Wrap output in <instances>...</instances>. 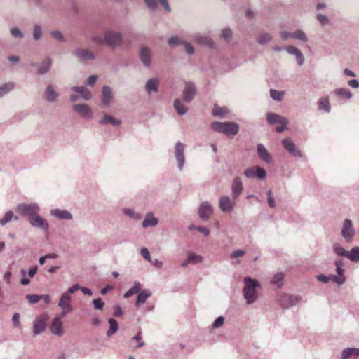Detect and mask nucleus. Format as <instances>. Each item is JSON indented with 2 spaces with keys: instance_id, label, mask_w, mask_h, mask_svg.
Masks as SVG:
<instances>
[{
  "instance_id": "nucleus-1",
  "label": "nucleus",
  "mask_w": 359,
  "mask_h": 359,
  "mask_svg": "<svg viewBox=\"0 0 359 359\" xmlns=\"http://www.w3.org/2000/svg\"><path fill=\"white\" fill-rule=\"evenodd\" d=\"M93 41L98 44H107L110 47H115L121 44L122 37L120 33L108 30L104 34V37L94 36Z\"/></svg>"
},
{
  "instance_id": "nucleus-2",
  "label": "nucleus",
  "mask_w": 359,
  "mask_h": 359,
  "mask_svg": "<svg viewBox=\"0 0 359 359\" xmlns=\"http://www.w3.org/2000/svg\"><path fill=\"white\" fill-rule=\"evenodd\" d=\"M79 288L80 286L76 284L69 288L67 292H65L62 294L58 302V306L62 310V312L60 313L61 316H65L72 311L70 294L79 290Z\"/></svg>"
},
{
  "instance_id": "nucleus-3",
  "label": "nucleus",
  "mask_w": 359,
  "mask_h": 359,
  "mask_svg": "<svg viewBox=\"0 0 359 359\" xmlns=\"http://www.w3.org/2000/svg\"><path fill=\"white\" fill-rule=\"evenodd\" d=\"M245 287L243 289L244 297L248 304L254 302L257 298L256 287H259V283L250 277H245L244 279Z\"/></svg>"
},
{
  "instance_id": "nucleus-4",
  "label": "nucleus",
  "mask_w": 359,
  "mask_h": 359,
  "mask_svg": "<svg viewBox=\"0 0 359 359\" xmlns=\"http://www.w3.org/2000/svg\"><path fill=\"white\" fill-rule=\"evenodd\" d=\"M211 128L215 131L224 133L227 136L236 135L239 130V126L233 122H213Z\"/></svg>"
},
{
  "instance_id": "nucleus-5",
  "label": "nucleus",
  "mask_w": 359,
  "mask_h": 359,
  "mask_svg": "<svg viewBox=\"0 0 359 359\" xmlns=\"http://www.w3.org/2000/svg\"><path fill=\"white\" fill-rule=\"evenodd\" d=\"M16 211L21 215L28 216L29 219L38 212L39 208L36 204L21 203L17 206Z\"/></svg>"
},
{
  "instance_id": "nucleus-6",
  "label": "nucleus",
  "mask_w": 359,
  "mask_h": 359,
  "mask_svg": "<svg viewBox=\"0 0 359 359\" xmlns=\"http://www.w3.org/2000/svg\"><path fill=\"white\" fill-rule=\"evenodd\" d=\"M280 306L283 309H287L290 306L295 305L299 299L297 297H294L289 294H281L277 298Z\"/></svg>"
},
{
  "instance_id": "nucleus-7",
  "label": "nucleus",
  "mask_w": 359,
  "mask_h": 359,
  "mask_svg": "<svg viewBox=\"0 0 359 359\" xmlns=\"http://www.w3.org/2000/svg\"><path fill=\"white\" fill-rule=\"evenodd\" d=\"M62 318H64V316H61V315L58 314L53 320L50 330L52 333L55 335L62 336L64 334L62 322L61 320Z\"/></svg>"
},
{
  "instance_id": "nucleus-8",
  "label": "nucleus",
  "mask_w": 359,
  "mask_h": 359,
  "mask_svg": "<svg viewBox=\"0 0 359 359\" xmlns=\"http://www.w3.org/2000/svg\"><path fill=\"white\" fill-rule=\"evenodd\" d=\"M245 175L248 178L257 177L262 180L266 177V173L264 169L256 166L247 169L245 171Z\"/></svg>"
},
{
  "instance_id": "nucleus-9",
  "label": "nucleus",
  "mask_w": 359,
  "mask_h": 359,
  "mask_svg": "<svg viewBox=\"0 0 359 359\" xmlns=\"http://www.w3.org/2000/svg\"><path fill=\"white\" fill-rule=\"evenodd\" d=\"M284 148L292 156L296 157H301L302 153L298 149L294 142L290 138H286L282 141Z\"/></svg>"
},
{
  "instance_id": "nucleus-10",
  "label": "nucleus",
  "mask_w": 359,
  "mask_h": 359,
  "mask_svg": "<svg viewBox=\"0 0 359 359\" xmlns=\"http://www.w3.org/2000/svg\"><path fill=\"white\" fill-rule=\"evenodd\" d=\"M219 205V208L223 212H231L233 211L234 208L235 203L229 198V197L222 196L220 197Z\"/></svg>"
},
{
  "instance_id": "nucleus-11",
  "label": "nucleus",
  "mask_w": 359,
  "mask_h": 359,
  "mask_svg": "<svg viewBox=\"0 0 359 359\" xmlns=\"http://www.w3.org/2000/svg\"><path fill=\"white\" fill-rule=\"evenodd\" d=\"M29 221L30 224H32V226L38 227V228H41L43 230H46L49 227L48 223L45 219H43L42 217L39 216L37 215V213L35 214L32 217H30L29 219Z\"/></svg>"
},
{
  "instance_id": "nucleus-12",
  "label": "nucleus",
  "mask_w": 359,
  "mask_h": 359,
  "mask_svg": "<svg viewBox=\"0 0 359 359\" xmlns=\"http://www.w3.org/2000/svg\"><path fill=\"white\" fill-rule=\"evenodd\" d=\"M335 264L337 267L336 271L338 276L332 275V281L337 283L339 285H341L346 281V277L344 275L341 262L337 261Z\"/></svg>"
},
{
  "instance_id": "nucleus-13",
  "label": "nucleus",
  "mask_w": 359,
  "mask_h": 359,
  "mask_svg": "<svg viewBox=\"0 0 359 359\" xmlns=\"http://www.w3.org/2000/svg\"><path fill=\"white\" fill-rule=\"evenodd\" d=\"M342 236L346 241H350L354 235V229L350 219H346L343 224Z\"/></svg>"
},
{
  "instance_id": "nucleus-14",
  "label": "nucleus",
  "mask_w": 359,
  "mask_h": 359,
  "mask_svg": "<svg viewBox=\"0 0 359 359\" xmlns=\"http://www.w3.org/2000/svg\"><path fill=\"white\" fill-rule=\"evenodd\" d=\"M184 144L178 142L175 146V158L177 161L178 162V167L180 170H182L184 163Z\"/></svg>"
},
{
  "instance_id": "nucleus-15",
  "label": "nucleus",
  "mask_w": 359,
  "mask_h": 359,
  "mask_svg": "<svg viewBox=\"0 0 359 359\" xmlns=\"http://www.w3.org/2000/svg\"><path fill=\"white\" fill-rule=\"evenodd\" d=\"M47 318L45 316H39L34 323V332L35 334H39L43 332L46 325Z\"/></svg>"
},
{
  "instance_id": "nucleus-16",
  "label": "nucleus",
  "mask_w": 359,
  "mask_h": 359,
  "mask_svg": "<svg viewBox=\"0 0 359 359\" xmlns=\"http://www.w3.org/2000/svg\"><path fill=\"white\" fill-rule=\"evenodd\" d=\"M198 213L203 219H208L212 214V208L208 202L201 203Z\"/></svg>"
},
{
  "instance_id": "nucleus-17",
  "label": "nucleus",
  "mask_w": 359,
  "mask_h": 359,
  "mask_svg": "<svg viewBox=\"0 0 359 359\" xmlns=\"http://www.w3.org/2000/svg\"><path fill=\"white\" fill-rule=\"evenodd\" d=\"M196 93L195 86L192 83H186L185 88L183 92V99L186 102L191 101Z\"/></svg>"
},
{
  "instance_id": "nucleus-18",
  "label": "nucleus",
  "mask_w": 359,
  "mask_h": 359,
  "mask_svg": "<svg viewBox=\"0 0 359 359\" xmlns=\"http://www.w3.org/2000/svg\"><path fill=\"white\" fill-rule=\"evenodd\" d=\"M73 109L84 118L92 117V112L87 104H74Z\"/></svg>"
},
{
  "instance_id": "nucleus-19",
  "label": "nucleus",
  "mask_w": 359,
  "mask_h": 359,
  "mask_svg": "<svg viewBox=\"0 0 359 359\" xmlns=\"http://www.w3.org/2000/svg\"><path fill=\"white\" fill-rule=\"evenodd\" d=\"M76 55L81 60H92L95 58L93 53L88 49L79 48L77 50Z\"/></svg>"
},
{
  "instance_id": "nucleus-20",
  "label": "nucleus",
  "mask_w": 359,
  "mask_h": 359,
  "mask_svg": "<svg viewBox=\"0 0 359 359\" xmlns=\"http://www.w3.org/2000/svg\"><path fill=\"white\" fill-rule=\"evenodd\" d=\"M267 121L271 124L274 123H287V120L276 114L269 113L267 114Z\"/></svg>"
},
{
  "instance_id": "nucleus-21",
  "label": "nucleus",
  "mask_w": 359,
  "mask_h": 359,
  "mask_svg": "<svg viewBox=\"0 0 359 359\" xmlns=\"http://www.w3.org/2000/svg\"><path fill=\"white\" fill-rule=\"evenodd\" d=\"M151 295V292L149 290H143L138 293L135 305L139 306L146 302L147 298Z\"/></svg>"
},
{
  "instance_id": "nucleus-22",
  "label": "nucleus",
  "mask_w": 359,
  "mask_h": 359,
  "mask_svg": "<svg viewBox=\"0 0 359 359\" xmlns=\"http://www.w3.org/2000/svg\"><path fill=\"white\" fill-rule=\"evenodd\" d=\"M140 59L145 66L151 64V53L148 48L142 47L140 53Z\"/></svg>"
},
{
  "instance_id": "nucleus-23",
  "label": "nucleus",
  "mask_w": 359,
  "mask_h": 359,
  "mask_svg": "<svg viewBox=\"0 0 359 359\" xmlns=\"http://www.w3.org/2000/svg\"><path fill=\"white\" fill-rule=\"evenodd\" d=\"M112 99L111 90L109 87L104 86L102 88V104L108 106Z\"/></svg>"
},
{
  "instance_id": "nucleus-24",
  "label": "nucleus",
  "mask_w": 359,
  "mask_h": 359,
  "mask_svg": "<svg viewBox=\"0 0 359 359\" xmlns=\"http://www.w3.org/2000/svg\"><path fill=\"white\" fill-rule=\"evenodd\" d=\"M257 152L259 154V157L266 162H270L271 160V157L270 154L268 152L266 149L262 145L259 144L257 147Z\"/></svg>"
},
{
  "instance_id": "nucleus-25",
  "label": "nucleus",
  "mask_w": 359,
  "mask_h": 359,
  "mask_svg": "<svg viewBox=\"0 0 359 359\" xmlns=\"http://www.w3.org/2000/svg\"><path fill=\"white\" fill-rule=\"evenodd\" d=\"M243 190V184L239 177H236L232 184V191L233 193L236 195V197L238 196Z\"/></svg>"
},
{
  "instance_id": "nucleus-26",
  "label": "nucleus",
  "mask_w": 359,
  "mask_h": 359,
  "mask_svg": "<svg viewBox=\"0 0 359 359\" xmlns=\"http://www.w3.org/2000/svg\"><path fill=\"white\" fill-rule=\"evenodd\" d=\"M51 214L60 219H70L72 217V215L68 211L60 210L59 209L53 210Z\"/></svg>"
},
{
  "instance_id": "nucleus-27",
  "label": "nucleus",
  "mask_w": 359,
  "mask_h": 359,
  "mask_svg": "<svg viewBox=\"0 0 359 359\" xmlns=\"http://www.w3.org/2000/svg\"><path fill=\"white\" fill-rule=\"evenodd\" d=\"M72 89L75 92L79 93L85 100H89L91 97L90 92L83 86H74Z\"/></svg>"
},
{
  "instance_id": "nucleus-28",
  "label": "nucleus",
  "mask_w": 359,
  "mask_h": 359,
  "mask_svg": "<svg viewBox=\"0 0 359 359\" xmlns=\"http://www.w3.org/2000/svg\"><path fill=\"white\" fill-rule=\"evenodd\" d=\"M141 290V284L140 283H135V285L124 294L123 297L125 298H129L134 294H138Z\"/></svg>"
},
{
  "instance_id": "nucleus-29",
  "label": "nucleus",
  "mask_w": 359,
  "mask_h": 359,
  "mask_svg": "<svg viewBox=\"0 0 359 359\" xmlns=\"http://www.w3.org/2000/svg\"><path fill=\"white\" fill-rule=\"evenodd\" d=\"M158 224V219L152 214H148L142 222L144 227L154 226Z\"/></svg>"
},
{
  "instance_id": "nucleus-30",
  "label": "nucleus",
  "mask_w": 359,
  "mask_h": 359,
  "mask_svg": "<svg viewBox=\"0 0 359 359\" xmlns=\"http://www.w3.org/2000/svg\"><path fill=\"white\" fill-rule=\"evenodd\" d=\"M318 109L320 110H324L325 112H330V104L327 97H321L318 100Z\"/></svg>"
},
{
  "instance_id": "nucleus-31",
  "label": "nucleus",
  "mask_w": 359,
  "mask_h": 359,
  "mask_svg": "<svg viewBox=\"0 0 359 359\" xmlns=\"http://www.w3.org/2000/svg\"><path fill=\"white\" fill-rule=\"evenodd\" d=\"M46 98L49 102L54 101L58 96V94L54 90L52 86H48L46 90Z\"/></svg>"
},
{
  "instance_id": "nucleus-32",
  "label": "nucleus",
  "mask_w": 359,
  "mask_h": 359,
  "mask_svg": "<svg viewBox=\"0 0 359 359\" xmlns=\"http://www.w3.org/2000/svg\"><path fill=\"white\" fill-rule=\"evenodd\" d=\"M352 262H358L359 261V247H354L351 249L350 252H348V255L346 256Z\"/></svg>"
},
{
  "instance_id": "nucleus-33",
  "label": "nucleus",
  "mask_w": 359,
  "mask_h": 359,
  "mask_svg": "<svg viewBox=\"0 0 359 359\" xmlns=\"http://www.w3.org/2000/svg\"><path fill=\"white\" fill-rule=\"evenodd\" d=\"M228 114V110L226 107H219L217 104H215L212 109V114L214 116H218L223 117Z\"/></svg>"
},
{
  "instance_id": "nucleus-34",
  "label": "nucleus",
  "mask_w": 359,
  "mask_h": 359,
  "mask_svg": "<svg viewBox=\"0 0 359 359\" xmlns=\"http://www.w3.org/2000/svg\"><path fill=\"white\" fill-rule=\"evenodd\" d=\"M158 81L156 79H149L146 84V89L148 92L154 91L157 92L158 90Z\"/></svg>"
},
{
  "instance_id": "nucleus-35",
  "label": "nucleus",
  "mask_w": 359,
  "mask_h": 359,
  "mask_svg": "<svg viewBox=\"0 0 359 359\" xmlns=\"http://www.w3.org/2000/svg\"><path fill=\"white\" fill-rule=\"evenodd\" d=\"M174 107L177 110L178 114L183 115L187 111V107L182 104L179 99H176L174 102Z\"/></svg>"
},
{
  "instance_id": "nucleus-36",
  "label": "nucleus",
  "mask_w": 359,
  "mask_h": 359,
  "mask_svg": "<svg viewBox=\"0 0 359 359\" xmlns=\"http://www.w3.org/2000/svg\"><path fill=\"white\" fill-rule=\"evenodd\" d=\"M120 123V121L114 119L111 116L107 114H105L103 118L100 121L101 124L111 123L113 126H118Z\"/></svg>"
},
{
  "instance_id": "nucleus-37",
  "label": "nucleus",
  "mask_w": 359,
  "mask_h": 359,
  "mask_svg": "<svg viewBox=\"0 0 359 359\" xmlns=\"http://www.w3.org/2000/svg\"><path fill=\"white\" fill-rule=\"evenodd\" d=\"M351 355H359V349L354 348H348L343 351V359H346Z\"/></svg>"
},
{
  "instance_id": "nucleus-38",
  "label": "nucleus",
  "mask_w": 359,
  "mask_h": 359,
  "mask_svg": "<svg viewBox=\"0 0 359 359\" xmlns=\"http://www.w3.org/2000/svg\"><path fill=\"white\" fill-rule=\"evenodd\" d=\"M188 262L191 264H198L202 262L203 258L201 256L196 255L192 252H189L187 255Z\"/></svg>"
},
{
  "instance_id": "nucleus-39",
  "label": "nucleus",
  "mask_w": 359,
  "mask_h": 359,
  "mask_svg": "<svg viewBox=\"0 0 359 359\" xmlns=\"http://www.w3.org/2000/svg\"><path fill=\"white\" fill-rule=\"evenodd\" d=\"M109 329L107 331V335L111 336V335L114 334L117 331L118 323H117L116 320H115L113 318H110L109 320Z\"/></svg>"
},
{
  "instance_id": "nucleus-40",
  "label": "nucleus",
  "mask_w": 359,
  "mask_h": 359,
  "mask_svg": "<svg viewBox=\"0 0 359 359\" xmlns=\"http://www.w3.org/2000/svg\"><path fill=\"white\" fill-rule=\"evenodd\" d=\"M334 93L336 95H340L342 97H344V98H346V99H350L351 97V96H352L351 93L348 89H346V88H338V89H336V90H334Z\"/></svg>"
},
{
  "instance_id": "nucleus-41",
  "label": "nucleus",
  "mask_w": 359,
  "mask_h": 359,
  "mask_svg": "<svg viewBox=\"0 0 359 359\" xmlns=\"http://www.w3.org/2000/svg\"><path fill=\"white\" fill-rule=\"evenodd\" d=\"M50 65H51V60L48 58L43 62L42 65L39 69V70H38L39 74H43L45 73H46L49 70Z\"/></svg>"
},
{
  "instance_id": "nucleus-42",
  "label": "nucleus",
  "mask_w": 359,
  "mask_h": 359,
  "mask_svg": "<svg viewBox=\"0 0 359 359\" xmlns=\"http://www.w3.org/2000/svg\"><path fill=\"white\" fill-rule=\"evenodd\" d=\"M284 278V274L283 273H277L274 275L272 283L276 284L278 287L283 285V280Z\"/></svg>"
},
{
  "instance_id": "nucleus-43",
  "label": "nucleus",
  "mask_w": 359,
  "mask_h": 359,
  "mask_svg": "<svg viewBox=\"0 0 359 359\" xmlns=\"http://www.w3.org/2000/svg\"><path fill=\"white\" fill-rule=\"evenodd\" d=\"M14 88V84L13 83H5L2 86L0 87V97L3 96L4 94L7 93L10 90H11Z\"/></svg>"
},
{
  "instance_id": "nucleus-44",
  "label": "nucleus",
  "mask_w": 359,
  "mask_h": 359,
  "mask_svg": "<svg viewBox=\"0 0 359 359\" xmlns=\"http://www.w3.org/2000/svg\"><path fill=\"white\" fill-rule=\"evenodd\" d=\"M291 36H292V38L301 40L302 41H304V42L307 41V37H306V34H304V32H303L301 30H297V31L293 32Z\"/></svg>"
},
{
  "instance_id": "nucleus-45",
  "label": "nucleus",
  "mask_w": 359,
  "mask_h": 359,
  "mask_svg": "<svg viewBox=\"0 0 359 359\" xmlns=\"http://www.w3.org/2000/svg\"><path fill=\"white\" fill-rule=\"evenodd\" d=\"M334 250L336 254L340 256L346 257L348 255V251H346L345 249H344L340 245L335 244L334 245Z\"/></svg>"
},
{
  "instance_id": "nucleus-46",
  "label": "nucleus",
  "mask_w": 359,
  "mask_h": 359,
  "mask_svg": "<svg viewBox=\"0 0 359 359\" xmlns=\"http://www.w3.org/2000/svg\"><path fill=\"white\" fill-rule=\"evenodd\" d=\"M13 217V213L11 211H8L6 213L4 217L0 219V224L1 226H4L6 224L9 222Z\"/></svg>"
},
{
  "instance_id": "nucleus-47",
  "label": "nucleus",
  "mask_w": 359,
  "mask_h": 359,
  "mask_svg": "<svg viewBox=\"0 0 359 359\" xmlns=\"http://www.w3.org/2000/svg\"><path fill=\"white\" fill-rule=\"evenodd\" d=\"M42 298H43L42 295H37V294H27V295H26V299L28 300V302L30 304H36L40 299H41Z\"/></svg>"
},
{
  "instance_id": "nucleus-48",
  "label": "nucleus",
  "mask_w": 359,
  "mask_h": 359,
  "mask_svg": "<svg viewBox=\"0 0 359 359\" xmlns=\"http://www.w3.org/2000/svg\"><path fill=\"white\" fill-rule=\"evenodd\" d=\"M270 95L271 97L276 100H281L283 96V93L282 92L273 89L270 90Z\"/></svg>"
},
{
  "instance_id": "nucleus-49",
  "label": "nucleus",
  "mask_w": 359,
  "mask_h": 359,
  "mask_svg": "<svg viewBox=\"0 0 359 359\" xmlns=\"http://www.w3.org/2000/svg\"><path fill=\"white\" fill-rule=\"evenodd\" d=\"M271 39V36L269 34H262L258 39V43L260 44H265Z\"/></svg>"
},
{
  "instance_id": "nucleus-50",
  "label": "nucleus",
  "mask_w": 359,
  "mask_h": 359,
  "mask_svg": "<svg viewBox=\"0 0 359 359\" xmlns=\"http://www.w3.org/2000/svg\"><path fill=\"white\" fill-rule=\"evenodd\" d=\"M224 318L222 316H219L215 320L212 326L214 328H218L224 324Z\"/></svg>"
},
{
  "instance_id": "nucleus-51",
  "label": "nucleus",
  "mask_w": 359,
  "mask_h": 359,
  "mask_svg": "<svg viewBox=\"0 0 359 359\" xmlns=\"http://www.w3.org/2000/svg\"><path fill=\"white\" fill-rule=\"evenodd\" d=\"M93 305L95 309H102L104 306V302L100 298L93 300Z\"/></svg>"
},
{
  "instance_id": "nucleus-52",
  "label": "nucleus",
  "mask_w": 359,
  "mask_h": 359,
  "mask_svg": "<svg viewBox=\"0 0 359 359\" xmlns=\"http://www.w3.org/2000/svg\"><path fill=\"white\" fill-rule=\"evenodd\" d=\"M33 36H34V38L36 40L39 39L41 36V29L39 26H38V25L34 26Z\"/></svg>"
},
{
  "instance_id": "nucleus-53",
  "label": "nucleus",
  "mask_w": 359,
  "mask_h": 359,
  "mask_svg": "<svg viewBox=\"0 0 359 359\" xmlns=\"http://www.w3.org/2000/svg\"><path fill=\"white\" fill-rule=\"evenodd\" d=\"M267 196H268L269 205L272 208H274L275 207V200H274L273 197L272 196V191L271 190H269L268 191Z\"/></svg>"
},
{
  "instance_id": "nucleus-54",
  "label": "nucleus",
  "mask_w": 359,
  "mask_h": 359,
  "mask_svg": "<svg viewBox=\"0 0 359 359\" xmlns=\"http://www.w3.org/2000/svg\"><path fill=\"white\" fill-rule=\"evenodd\" d=\"M141 255L147 260L151 262L149 250L146 248L141 249Z\"/></svg>"
},
{
  "instance_id": "nucleus-55",
  "label": "nucleus",
  "mask_w": 359,
  "mask_h": 359,
  "mask_svg": "<svg viewBox=\"0 0 359 359\" xmlns=\"http://www.w3.org/2000/svg\"><path fill=\"white\" fill-rule=\"evenodd\" d=\"M181 43V40L177 36H172L168 39V44L170 46H175Z\"/></svg>"
},
{
  "instance_id": "nucleus-56",
  "label": "nucleus",
  "mask_w": 359,
  "mask_h": 359,
  "mask_svg": "<svg viewBox=\"0 0 359 359\" xmlns=\"http://www.w3.org/2000/svg\"><path fill=\"white\" fill-rule=\"evenodd\" d=\"M245 254V251H243L242 250H238L233 251L231 254L230 256L231 258H237V257H241L244 256Z\"/></svg>"
},
{
  "instance_id": "nucleus-57",
  "label": "nucleus",
  "mask_w": 359,
  "mask_h": 359,
  "mask_svg": "<svg viewBox=\"0 0 359 359\" xmlns=\"http://www.w3.org/2000/svg\"><path fill=\"white\" fill-rule=\"evenodd\" d=\"M316 18L323 26L328 22V18L325 15L318 14Z\"/></svg>"
},
{
  "instance_id": "nucleus-58",
  "label": "nucleus",
  "mask_w": 359,
  "mask_h": 359,
  "mask_svg": "<svg viewBox=\"0 0 359 359\" xmlns=\"http://www.w3.org/2000/svg\"><path fill=\"white\" fill-rule=\"evenodd\" d=\"M296 56V60L299 65H302L304 62V56L300 50L294 55Z\"/></svg>"
},
{
  "instance_id": "nucleus-59",
  "label": "nucleus",
  "mask_w": 359,
  "mask_h": 359,
  "mask_svg": "<svg viewBox=\"0 0 359 359\" xmlns=\"http://www.w3.org/2000/svg\"><path fill=\"white\" fill-rule=\"evenodd\" d=\"M231 31L229 29H224L222 32V36L225 39H229L231 36Z\"/></svg>"
},
{
  "instance_id": "nucleus-60",
  "label": "nucleus",
  "mask_w": 359,
  "mask_h": 359,
  "mask_svg": "<svg viewBox=\"0 0 359 359\" xmlns=\"http://www.w3.org/2000/svg\"><path fill=\"white\" fill-rule=\"evenodd\" d=\"M318 279L325 283H328L330 280H332V276H326L324 275H320L318 276Z\"/></svg>"
},
{
  "instance_id": "nucleus-61",
  "label": "nucleus",
  "mask_w": 359,
  "mask_h": 359,
  "mask_svg": "<svg viewBox=\"0 0 359 359\" xmlns=\"http://www.w3.org/2000/svg\"><path fill=\"white\" fill-rule=\"evenodd\" d=\"M51 36L57 39L58 41H62L63 40V36L62 34H61V32H58V31H53L51 32Z\"/></svg>"
},
{
  "instance_id": "nucleus-62",
  "label": "nucleus",
  "mask_w": 359,
  "mask_h": 359,
  "mask_svg": "<svg viewBox=\"0 0 359 359\" xmlns=\"http://www.w3.org/2000/svg\"><path fill=\"white\" fill-rule=\"evenodd\" d=\"M196 41L197 42L203 44L210 45L212 43L210 39L206 37H199L196 39Z\"/></svg>"
},
{
  "instance_id": "nucleus-63",
  "label": "nucleus",
  "mask_w": 359,
  "mask_h": 359,
  "mask_svg": "<svg viewBox=\"0 0 359 359\" xmlns=\"http://www.w3.org/2000/svg\"><path fill=\"white\" fill-rule=\"evenodd\" d=\"M11 34L14 37H22V34L18 28H12L11 30Z\"/></svg>"
},
{
  "instance_id": "nucleus-64",
  "label": "nucleus",
  "mask_w": 359,
  "mask_h": 359,
  "mask_svg": "<svg viewBox=\"0 0 359 359\" xmlns=\"http://www.w3.org/2000/svg\"><path fill=\"white\" fill-rule=\"evenodd\" d=\"M299 49L292 46H290L287 48V51L290 54L296 55L299 52Z\"/></svg>"
}]
</instances>
